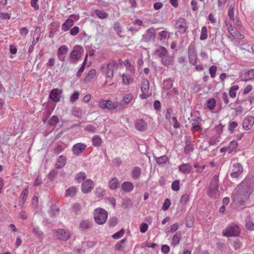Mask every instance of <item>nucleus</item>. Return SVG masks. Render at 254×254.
Wrapping results in <instances>:
<instances>
[{
	"instance_id": "nucleus-1",
	"label": "nucleus",
	"mask_w": 254,
	"mask_h": 254,
	"mask_svg": "<svg viewBox=\"0 0 254 254\" xmlns=\"http://www.w3.org/2000/svg\"><path fill=\"white\" fill-rule=\"evenodd\" d=\"M236 189L241 200L242 201L247 200L253 190L252 181L246 178L239 185Z\"/></svg>"
},
{
	"instance_id": "nucleus-2",
	"label": "nucleus",
	"mask_w": 254,
	"mask_h": 254,
	"mask_svg": "<svg viewBox=\"0 0 254 254\" xmlns=\"http://www.w3.org/2000/svg\"><path fill=\"white\" fill-rule=\"evenodd\" d=\"M241 230L238 225L234 223H230L227 227L223 230V236L226 237H235L239 236Z\"/></svg>"
},
{
	"instance_id": "nucleus-3",
	"label": "nucleus",
	"mask_w": 254,
	"mask_h": 254,
	"mask_svg": "<svg viewBox=\"0 0 254 254\" xmlns=\"http://www.w3.org/2000/svg\"><path fill=\"white\" fill-rule=\"evenodd\" d=\"M94 215L96 223L99 225H103L107 221L108 212L103 208H98L95 210Z\"/></svg>"
},
{
	"instance_id": "nucleus-4",
	"label": "nucleus",
	"mask_w": 254,
	"mask_h": 254,
	"mask_svg": "<svg viewBox=\"0 0 254 254\" xmlns=\"http://www.w3.org/2000/svg\"><path fill=\"white\" fill-rule=\"evenodd\" d=\"M118 68V64L115 61H112L107 65L106 68L104 71L107 78L110 79L113 77L114 70Z\"/></svg>"
},
{
	"instance_id": "nucleus-5",
	"label": "nucleus",
	"mask_w": 254,
	"mask_h": 254,
	"mask_svg": "<svg viewBox=\"0 0 254 254\" xmlns=\"http://www.w3.org/2000/svg\"><path fill=\"white\" fill-rule=\"evenodd\" d=\"M175 28L177 29V32L180 34H184L186 32L188 28L186 19L183 18H179L175 22Z\"/></svg>"
},
{
	"instance_id": "nucleus-6",
	"label": "nucleus",
	"mask_w": 254,
	"mask_h": 254,
	"mask_svg": "<svg viewBox=\"0 0 254 254\" xmlns=\"http://www.w3.org/2000/svg\"><path fill=\"white\" fill-rule=\"evenodd\" d=\"M99 105L102 109H107L109 110H113L118 107V102H113L110 100L101 99L99 101Z\"/></svg>"
},
{
	"instance_id": "nucleus-7",
	"label": "nucleus",
	"mask_w": 254,
	"mask_h": 254,
	"mask_svg": "<svg viewBox=\"0 0 254 254\" xmlns=\"http://www.w3.org/2000/svg\"><path fill=\"white\" fill-rule=\"evenodd\" d=\"M243 166L239 163H233L232 166V172L230 174L231 178H238L243 173Z\"/></svg>"
},
{
	"instance_id": "nucleus-8",
	"label": "nucleus",
	"mask_w": 254,
	"mask_h": 254,
	"mask_svg": "<svg viewBox=\"0 0 254 254\" xmlns=\"http://www.w3.org/2000/svg\"><path fill=\"white\" fill-rule=\"evenodd\" d=\"M53 233L59 239L64 241H67L70 235L69 231L64 229L54 230Z\"/></svg>"
},
{
	"instance_id": "nucleus-9",
	"label": "nucleus",
	"mask_w": 254,
	"mask_h": 254,
	"mask_svg": "<svg viewBox=\"0 0 254 254\" xmlns=\"http://www.w3.org/2000/svg\"><path fill=\"white\" fill-rule=\"evenodd\" d=\"M219 186V185L209 184L207 192V194L212 199H216L220 196Z\"/></svg>"
},
{
	"instance_id": "nucleus-10",
	"label": "nucleus",
	"mask_w": 254,
	"mask_h": 254,
	"mask_svg": "<svg viewBox=\"0 0 254 254\" xmlns=\"http://www.w3.org/2000/svg\"><path fill=\"white\" fill-rule=\"evenodd\" d=\"M74 48L75 49L73 50L70 53V58L74 61H77L81 57L83 49L80 46H76Z\"/></svg>"
},
{
	"instance_id": "nucleus-11",
	"label": "nucleus",
	"mask_w": 254,
	"mask_h": 254,
	"mask_svg": "<svg viewBox=\"0 0 254 254\" xmlns=\"http://www.w3.org/2000/svg\"><path fill=\"white\" fill-rule=\"evenodd\" d=\"M62 92V90L58 88L53 89L49 94V98L54 102H59L61 100Z\"/></svg>"
},
{
	"instance_id": "nucleus-12",
	"label": "nucleus",
	"mask_w": 254,
	"mask_h": 254,
	"mask_svg": "<svg viewBox=\"0 0 254 254\" xmlns=\"http://www.w3.org/2000/svg\"><path fill=\"white\" fill-rule=\"evenodd\" d=\"M155 36L156 32L154 28H151L147 30L142 35V40L145 42H148L152 40L154 41Z\"/></svg>"
},
{
	"instance_id": "nucleus-13",
	"label": "nucleus",
	"mask_w": 254,
	"mask_h": 254,
	"mask_svg": "<svg viewBox=\"0 0 254 254\" xmlns=\"http://www.w3.org/2000/svg\"><path fill=\"white\" fill-rule=\"evenodd\" d=\"M94 186V182L91 179H87L81 185L82 191L85 193H88L93 189Z\"/></svg>"
},
{
	"instance_id": "nucleus-14",
	"label": "nucleus",
	"mask_w": 254,
	"mask_h": 254,
	"mask_svg": "<svg viewBox=\"0 0 254 254\" xmlns=\"http://www.w3.org/2000/svg\"><path fill=\"white\" fill-rule=\"evenodd\" d=\"M87 145L82 143H77L73 145L72 147V151L73 154L78 156L81 155L85 150Z\"/></svg>"
},
{
	"instance_id": "nucleus-15",
	"label": "nucleus",
	"mask_w": 254,
	"mask_h": 254,
	"mask_svg": "<svg viewBox=\"0 0 254 254\" xmlns=\"http://www.w3.org/2000/svg\"><path fill=\"white\" fill-rule=\"evenodd\" d=\"M188 57L190 64L195 65L197 62V55L194 47L190 46L188 48Z\"/></svg>"
},
{
	"instance_id": "nucleus-16",
	"label": "nucleus",
	"mask_w": 254,
	"mask_h": 254,
	"mask_svg": "<svg viewBox=\"0 0 254 254\" xmlns=\"http://www.w3.org/2000/svg\"><path fill=\"white\" fill-rule=\"evenodd\" d=\"M132 99V95L130 93L127 94L123 96V99L118 102V107L120 109L125 108L127 105Z\"/></svg>"
},
{
	"instance_id": "nucleus-17",
	"label": "nucleus",
	"mask_w": 254,
	"mask_h": 254,
	"mask_svg": "<svg viewBox=\"0 0 254 254\" xmlns=\"http://www.w3.org/2000/svg\"><path fill=\"white\" fill-rule=\"evenodd\" d=\"M254 124V117L250 116H247L244 120L243 123V128L246 130L250 129Z\"/></svg>"
},
{
	"instance_id": "nucleus-18",
	"label": "nucleus",
	"mask_w": 254,
	"mask_h": 254,
	"mask_svg": "<svg viewBox=\"0 0 254 254\" xmlns=\"http://www.w3.org/2000/svg\"><path fill=\"white\" fill-rule=\"evenodd\" d=\"M135 128L140 131H145L147 127V123L143 119H137L135 121Z\"/></svg>"
},
{
	"instance_id": "nucleus-19",
	"label": "nucleus",
	"mask_w": 254,
	"mask_h": 254,
	"mask_svg": "<svg viewBox=\"0 0 254 254\" xmlns=\"http://www.w3.org/2000/svg\"><path fill=\"white\" fill-rule=\"evenodd\" d=\"M66 162V158L64 155L59 156L57 159V163L56 164V168L57 169L63 168L65 165Z\"/></svg>"
},
{
	"instance_id": "nucleus-20",
	"label": "nucleus",
	"mask_w": 254,
	"mask_h": 254,
	"mask_svg": "<svg viewBox=\"0 0 254 254\" xmlns=\"http://www.w3.org/2000/svg\"><path fill=\"white\" fill-rule=\"evenodd\" d=\"M122 188L124 191L129 192L133 190L134 186L131 182L126 181L122 184Z\"/></svg>"
},
{
	"instance_id": "nucleus-21",
	"label": "nucleus",
	"mask_w": 254,
	"mask_h": 254,
	"mask_svg": "<svg viewBox=\"0 0 254 254\" xmlns=\"http://www.w3.org/2000/svg\"><path fill=\"white\" fill-rule=\"evenodd\" d=\"M92 227V223L88 220L82 221L79 225L80 230L85 231L90 229Z\"/></svg>"
},
{
	"instance_id": "nucleus-22",
	"label": "nucleus",
	"mask_w": 254,
	"mask_h": 254,
	"mask_svg": "<svg viewBox=\"0 0 254 254\" xmlns=\"http://www.w3.org/2000/svg\"><path fill=\"white\" fill-rule=\"evenodd\" d=\"M179 171L183 174H189L191 170V166L190 163L181 165L179 168Z\"/></svg>"
},
{
	"instance_id": "nucleus-23",
	"label": "nucleus",
	"mask_w": 254,
	"mask_h": 254,
	"mask_svg": "<svg viewBox=\"0 0 254 254\" xmlns=\"http://www.w3.org/2000/svg\"><path fill=\"white\" fill-rule=\"evenodd\" d=\"M141 174V169L138 166H136L133 168L131 171V177L134 180L138 179Z\"/></svg>"
},
{
	"instance_id": "nucleus-24",
	"label": "nucleus",
	"mask_w": 254,
	"mask_h": 254,
	"mask_svg": "<svg viewBox=\"0 0 254 254\" xmlns=\"http://www.w3.org/2000/svg\"><path fill=\"white\" fill-rule=\"evenodd\" d=\"M74 24V21L70 18H68L66 21L62 24V29L64 31H68L70 27H71Z\"/></svg>"
},
{
	"instance_id": "nucleus-25",
	"label": "nucleus",
	"mask_w": 254,
	"mask_h": 254,
	"mask_svg": "<svg viewBox=\"0 0 254 254\" xmlns=\"http://www.w3.org/2000/svg\"><path fill=\"white\" fill-rule=\"evenodd\" d=\"M109 188L113 190H116L119 187V181L117 178H113L109 182Z\"/></svg>"
},
{
	"instance_id": "nucleus-26",
	"label": "nucleus",
	"mask_w": 254,
	"mask_h": 254,
	"mask_svg": "<svg viewBox=\"0 0 254 254\" xmlns=\"http://www.w3.org/2000/svg\"><path fill=\"white\" fill-rule=\"evenodd\" d=\"M41 28L40 27H37L35 28L34 35H33V40L32 42L33 45H36L39 40L40 36Z\"/></svg>"
},
{
	"instance_id": "nucleus-27",
	"label": "nucleus",
	"mask_w": 254,
	"mask_h": 254,
	"mask_svg": "<svg viewBox=\"0 0 254 254\" xmlns=\"http://www.w3.org/2000/svg\"><path fill=\"white\" fill-rule=\"evenodd\" d=\"M246 228L250 231L254 230V222L253 221L251 216H248L245 219Z\"/></svg>"
},
{
	"instance_id": "nucleus-28",
	"label": "nucleus",
	"mask_w": 254,
	"mask_h": 254,
	"mask_svg": "<svg viewBox=\"0 0 254 254\" xmlns=\"http://www.w3.org/2000/svg\"><path fill=\"white\" fill-rule=\"evenodd\" d=\"M149 88V82L148 79L144 78L141 82V90L142 93H147Z\"/></svg>"
},
{
	"instance_id": "nucleus-29",
	"label": "nucleus",
	"mask_w": 254,
	"mask_h": 254,
	"mask_svg": "<svg viewBox=\"0 0 254 254\" xmlns=\"http://www.w3.org/2000/svg\"><path fill=\"white\" fill-rule=\"evenodd\" d=\"M28 193L29 191L28 190V188H26V189H24L22 190V192L21 193L19 196V199L22 205L25 204V201L28 195Z\"/></svg>"
},
{
	"instance_id": "nucleus-30",
	"label": "nucleus",
	"mask_w": 254,
	"mask_h": 254,
	"mask_svg": "<svg viewBox=\"0 0 254 254\" xmlns=\"http://www.w3.org/2000/svg\"><path fill=\"white\" fill-rule=\"evenodd\" d=\"M92 145L95 147H98L101 145L102 143V139L98 135L93 136L92 139Z\"/></svg>"
},
{
	"instance_id": "nucleus-31",
	"label": "nucleus",
	"mask_w": 254,
	"mask_h": 254,
	"mask_svg": "<svg viewBox=\"0 0 254 254\" xmlns=\"http://www.w3.org/2000/svg\"><path fill=\"white\" fill-rule=\"evenodd\" d=\"M113 28L116 34L120 37H122L121 34L123 32V27L119 22H116L113 25Z\"/></svg>"
},
{
	"instance_id": "nucleus-32",
	"label": "nucleus",
	"mask_w": 254,
	"mask_h": 254,
	"mask_svg": "<svg viewBox=\"0 0 254 254\" xmlns=\"http://www.w3.org/2000/svg\"><path fill=\"white\" fill-rule=\"evenodd\" d=\"M193 151V147L191 145V142L187 139L186 141V145L184 147V153L186 154H189Z\"/></svg>"
},
{
	"instance_id": "nucleus-33",
	"label": "nucleus",
	"mask_w": 254,
	"mask_h": 254,
	"mask_svg": "<svg viewBox=\"0 0 254 254\" xmlns=\"http://www.w3.org/2000/svg\"><path fill=\"white\" fill-rule=\"evenodd\" d=\"M94 12L100 19H103L107 18L108 16V14L107 12L98 9H96Z\"/></svg>"
},
{
	"instance_id": "nucleus-34",
	"label": "nucleus",
	"mask_w": 254,
	"mask_h": 254,
	"mask_svg": "<svg viewBox=\"0 0 254 254\" xmlns=\"http://www.w3.org/2000/svg\"><path fill=\"white\" fill-rule=\"evenodd\" d=\"M167 53V49L164 47H161L156 51L155 55L157 57L162 59L166 55Z\"/></svg>"
},
{
	"instance_id": "nucleus-35",
	"label": "nucleus",
	"mask_w": 254,
	"mask_h": 254,
	"mask_svg": "<svg viewBox=\"0 0 254 254\" xmlns=\"http://www.w3.org/2000/svg\"><path fill=\"white\" fill-rule=\"evenodd\" d=\"M181 239V234L180 231H178L174 235L172 241V244L174 246L179 244Z\"/></svg>"
},
{
	"instance_id": "nucleus-36",
	"label": "nucleus",
	"mask_w": 254,
	"mask_h": 254,
	"mask_svg": "<svg viewBox=\"0 0 254 254\" xmlns=\"http://www.w3.org/2000/svg\"><path fill=\"white\" fill-rule=\"evenodd\" d=\"M194 217L190 213H188L186 216V225L189 228L193 226Z\"/></svg>"
},
{
	"instance_id": "nucleus-37",
	"label": "nucleus",
	"mask_w": 254,
	"mask_h": 254,
	"mask_svg": "<svg viewBox=\"0 0 254 254\" xmlns=\"http://www.w3.org/2000/svg\"><path fill=\"white\" fill-rule=\"evenodd\" d=\"M239 86L238 85H233L231 87L229 94L231 98H234L236 97V91L239 89Z\"/></svg>"
},
{
	"instance_id": "nucleus-38",
	"label": "nucleus",
	"mask_w": 254,
	"mask_h": 254,
	"mask_svg": "<svg viewBox=\"0 0 254 254\" xmlns=\"http://www.w3.org/2000/svg\"><path fill=\"white\" fill-rule=\"evenodd\" d=\"M167 161H168V158L166 155H163L156 158V162L159 165L166 164Z\"/></svg>"
},
{
	"instance_id": "nucleus-39",
	"label": "nucleus",
	"mask_w": 254,
	"mask_h": 254,
	"mask_svg": "<svg viewBox=\"0 0 254 254\" xmlns=\"http://www.w3.org/2000/svg\"><path fill=\"white\" fill-rule=\"evenodd\" d=\"M76 192V188L75 187H70L68 189H67L65 196L66 197L67 196H74Z\"/></svg>"
},
{
	"instance_id": "nucleus-40",
	"label": "nucleus",
	"mask_w": 254,
	"mask_h": 254,
	"mask_svg": "<svg viewBox=\"0 0 254 254\" xmlns=\"http://www.w3.org/2000/svg\"><path fill=\"white\" fill-rule=\"evenodd\" d=\"M68 51V48L65 45L60 46L58 50L57 55H66Z\"/></svg>"
},
{
	"instance_id": "nucleus-41",
	"label": "nucleus",
	"mask_w": 254,
	"mask_h": 254,
	"mask_svg": "<svg viewBox=\"0 0 254 254\" xmlns=\"http://www.w3.org/2000/svg\"><path fill=\"white\" fill-rule=\"evenodd\" d=\"M161 63L165 66L171 64L172 58L170 56L166 55L161 59Z\"/></svg>"
},
{
	"instance_id": "nucleus-42",
	"label": "nucleus",
	"mask_w": 254,
	"mask_h": 254,
	"mask_svg": "<svg viewBox=\"0 0 254 254\" xmlns=\"http://www.w3.org/2000/svg\"><path fill=\"white\" fill-rule=\"evenodd\" d=\"M237 146H238V143L236 140L232 141L230 142L229 146L227 147L228 152L229 153H231L233 151L235 150Z\"/></svg>"
},
{
	"instance_id": "nucleus-43",
	"label": "nucleus",
	"mask_w": 254,
	"mask_h": 254,
	"mask_svg": "<svg viewBox=\"0 0 254 254\" xmlns=\"http://www.w3.org/2000/svg\"><path fill=\"white\" fill-rule=\"evenodd\" d=\"M216 106V100L214 98L209 99L207 102V107L209 110H213Z\"/></svg>"
},
{
	"instance_id": "nucleus-44",
	"label": "nucleus",
	"mask_w": 254,
	"mask_h": 254,
	"mask_svg": "<svg viewBox=\"0 0 254 254\" xmlns=\"http://www.w3.org/2000/svg\"><path fill=\"white\" fill-rule=\"evenodd\" d=\"M207 38V30L205 26H203L201 28V34L200 36V40H205Z\"/></svg>"
},
{
	"instance_id": "nucleus-45",
	"label": "nucleus",
	"mask_w": 254,
	"mask_h": 254,
	"mask_svg": "<svg viewBox=\"0 0 254 254\" xmlns=\"http://www.w3.org/2000/svg\"><path fill=\"white\" fill-rule=\"evenodd\" d=\"M118 221L117 217L113 216L109 219L108 224L110 227H114L118 224Z\"/></svg>"
},
{
	"instance_id": "nucleus-46",
	"label": "nucleus",
	"mask_w": 254,
	"mask_h": 254,
	"mask_svg": "<svg viewBox=\"0 0 254 254\" xmlns=\"http://www.w3.org/2000/svg\"><path fill=\"white\" fill-rule=\"evenodd\" d=\"M97 127L93 125H88L85 127V130L92 133L96 132Z\"/></svg>"
},
{
	"instance_id": "nucleus-47",
	"label": "nucleus",
	"mask_w": 254,
	"mask_h": 254,
	"mask_svg": "<svg viewBox=\"0 0 254 254\" xmlns=\"http://www.w3.org/2000/svg\"><path fill=\"white\" fill-rule=\"evenodd\" d=\"M164 88L167 90L171 89L173 86V82L171 79L164 80L163 81Z\"/></svg>"
},
{
	"instance_id": "nucleus-48",
	"label": "nucleus",
	"mask_w": 254,
	"mask_h": 254,
	"mask_svg": "<svg viewBox=\"0 0 254 254\" xmlns=\"http://www.w3.org/2000/svg\"><path fill=\"white\" fill-rule=\"evenodd\" d=\"M125 234V229L122 228L120 231L115 233L112 235V237L114 239H119L121 238Z\"/></svg>"
},
{
	"instance_id": "nucleus-49",
	"label": "nucleus",
	"mask_w": 254,
	"mask_h": 254,
	"mask_svg": "<svg viewBox=\"0 0 254 254\" xmlns=\"http://www.w3.org/2000/svg\"><path fill=\"white\" fill-rule=\"evenodd\" d=\"M246 78L244 79L246 81L251 80L254 78V69H251L246 73Z\"/></svg>"
},
{
	"instance_id": "nucleus-50",
	"label": "nucleus",
	"mask_w": 254,
	"mask_h": 254,
	"mask_svg": "<svg viewBox=\"0 0 254 254\" xmlns=\"http://www.w3.org/2000/svg\"><path fill=\"white\" fill-rule=\"evenodd\" d=\"M59 208H58L57 206L54 205L51 207V209L49 212L51 216L54 217L59 213Z\"/></svg>"
},
{
	"instance_id": "nucleus-51",
	"label": "nucleus",
	"mask_w": 254,
	"mask_h": 254,
	"mask_svg": "<svg viewBox=\"0 0 254 254\" xmlns=\"http://www.w3.org/2000/svg\"><path fill=\"white\" fill-rule=\"evenodd\" d=\"M105 190L102 188L99 187L96 188L95 191V194L97 196L102 197L105 195Z\"/></svg>"
},
{
	"instance_id": "nucleus-52",
	"label": "nucleus",
	"mask_w": 254,
	"mask_h": 254,
	"mask_svg": "<svg viewBox=\"0 0 254 254\" xmlns=\"http://www.w3.org/2000/svg\"><path fill=\"white\" fill-rule=\"evenodd\" d=\"M171 204V200L169 198L165 199L164 202L163 204L162 209L163 211H166L168 210Z\"/></svg>"
},
{
	"instance_id": "nucleus-53",
	"label": "nucleus",
	"mask_w": 254,
	"mask_h": 254,
	"mask_svg": "<svg viewBox=\"0 0 254 254\" xmlns=\"http://www.w3.org/2000/svg\"><path fill=\"white\" fill-rule=\"evenodd\" d=\"M96 73V71L94 69L90 70L86 75L85 79H92Z\"/></svg>"
},
{
	"instance_id": "nucleus-54",
	"label": "nucleus",
	"mask_w": 254,
	"mask_h": 254,
	"mask_svg": "<svg viewBox=\"0 0 254 254\" xmlns=\"http://www.w3.org/2000/svg\"><path fill=\"white\" fill-rule=\"evenodd\" d=\"M59 118L56 116H53L49 120L48 123L50 125L53 126L58 124L59 123Z\"/></svg>"
},
{
	"instance_id": "nucleus-55",
	"label": "nucleus",
	"mask_w": 254,
	"mask_h": 254,
	"mask_svg": "<svg viewBox=\"0 0 254 254\" xmlns=\"http://www.w3.org/2000/svg\"><path fill=\"white\" fill-rule=\"evenodd\" d=\"M180 181L179 180H176L174 181L172 184V189L174 191H178L180 189Z\"/></svg>"
},
{
	"instance_id": "nucleus-56",
	"label": "nucleus",
	"mask_w": 254,
	"mask_h": 254,
	"mask_svg": "<svg viewBox=\"0 0 254 254\" xmlns=\"http://www.w3.org/2000/svg\"><path fill=\"white\" fill-rule=\"evenodd\" d=\"M86 177V175L84 172H80L77 173L75 176V179L77 181H81Z\"/></svg>"
},
{
	"instance_id": "nucleus-57",
	"label": "nucleus",
	"mask_w": 254,
	"mask_h": 254,
	"mask_svg": "<svg viewBox=\"0 0 254 254\" xmlns=\"http://www.w3.org/2000/svg\"><path fill=\"white\" fill-rule=\"evenodd\" d=\"M189 196L188 194H183L180 200V203L182 205H185L189 200Z\"/></svg>"
},
{
	"instance_id": "nucleus-58",
	"label": "nucleus",
	"mask_w": 254,
	"mask_h": 254,
	"mask_svg": "<svg viewBox=\"0 0 254 254\" xmlns=\"http://www.w3.org/2000/svg\"><path fill=\"white\" fill-rule=\"evenodd\" d=\"M238 126V124L235 121L231 122L229 123L228 130L230 132L232 133L234 131V129Z\"/></svg>"
},
{
	"instance_id": "nucleus-59",
	"label": "nucleus",
	"mask_w": 254,
	"mask_h": 254,
	"mask_svg": "<svg viewBox=\"0 0 254 254\" xmlns=\"http://www.w3.org/2000/svg\"><path fill=\"white\" fill-rule=\"evenodd\" d=\"M217 70V67L215 65H211L209 69V73L211 78H214L215 76Z\"/></svg>"
},
{
	"instance_id": "nucleus-60",
	"label": "nucleus",
	"mask_w": 254,
	"mask_h": 254,
	"mask_svg": "<svg viewBox=\"0 0 254 254\" xmlns=\"http://www.w3.org/2000/svg\"><path fill=\"white\" fill-rule=\"evenodd\" d=\"M58 174V171L56 170H53L51 171V172L48 174V179L51 181H53L55 179V177Z\"/></svg>"
},
{
	"instance_id": "nucleus-61",
	"label": "nucleus",
	"mask_w": 254,
	"mask_h": 254,
	"mask_svg": "<svg viewBox=\"0 0 254 254\" xmlns=\"http://www.w3.org/2000/svg\"><path fill=\"white\" fill-rule=\"evenodd\" d=\"M81 209V205L78 203H75L73 204L72 210L75 214H78Z\"/></svg>"
},
{
	"instance_id": "nucleus-62",
	"label": "nucleus",
	"mask_w": 254,
	"mask_h": 254,
	"mask_svg": "<svg viewBox=\"0 0 254 254\" xmlns=\"http://www.w3.org/2000/svg\"><path fill=\"white\" fill-rule=\"evenodd\" d=\"M79 93L78 91L74 92L70 96V100L71 102H74L79 98Z\"/></svg>"
},
{
	"instance_id": "nucleus-63",
	"label": "nucleus",
	"mask_w": 254,
	"mask_h": 254,
	"mask_svg": "<svg viewBox=\"0 0 254 254\" xmlns=\"http://www.w3.org/2000/svg\"><path fill=\"white\" fill-rule=\"evenodd\" d=\"M148 228L147 224L143 222L140 225V231L141 233H144L147 231Z\"/></svg>"
},
{
	"instance_id": "nucleus-64",
	"label": "nucleus",
	"mask_w": 254,
	"mask_h": 254,
	"mask_svg": "<svg viewBox=\"0 0 254 254\" xmlns=\"http://www.w3.org/2000/svg\"><path fill=\"white\" fill-rule=\"evenodd\" d=\"M122 163V160L120 157H116L113 160V164L114 166L118 167L120 166V165Z\"/></svg>"
}]
</instances>
